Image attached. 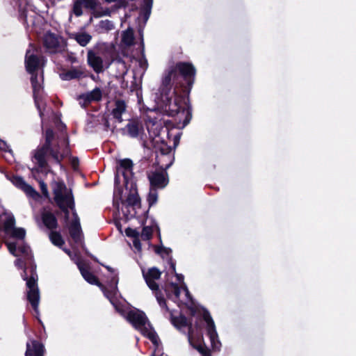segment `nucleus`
Here are the masks:
<instances>
[{
	"label": "nucleus",
	"mask_w": 356,
	"mask_h": 356,
	"mask_svg": "<svg viewBox=\"0 0 356 356\" xmlns=\"http://www.w3.org/2000/svg\"><path fill=\"white\" fill-rule=\"evenodd\" d=\"M197 70L187 61H178L168 67L162 79L161 95L167 115L176 117L178 128H184L191 120L190 93L195 83Z\"/></svg>",
	"instance_id": "nucleus-1"
},
{
	"label": "nucleus",
	"mask_w": 356,
	"mask_h": 356,
	"mask_svg": "<svg viewBox=\"0 0 356 356\" xmlns=\"http://www.w3.org/2000/svg\"><path fill=\"white\" fill-rule=\"evenodd\" d=\"M55 138V133L51 128L46 129L44 131V143L42 145H39L36 149L33 151V159L35 161L38 168L35 170L38 172L40 170L46 169L49 167L47 161V156L49 155L51 157L56 163L62 165V161L67 157L71 156V149L70 147V142L67 136H65L63 140L61 145L58 143H53Z\"/></svg>",
	"instance_id": "nucleus-2"
},
{
	"label": "nucleus",
	"mask_w": 356,
	"mask_h": 356,
	"mask_svg": "<svg viewBox=\"0 0 356 356\" xmlns=\"http://www.w3.org/2000/svg\"><path fill=\"white\" fill-rule=\"evenodd\" d=\"M22 277L26 282V285L27 288H29V291H27V300L34 311V316L38 319L40 323H42L39 317L40 292L38 286L36 265L31 264L29 268H25L22 273Z\"/></svg>",
	"instance_id": "nucleus-3"
},
{
	"label": "nucleus",
	"mask_w": 356,
	"mask_h": 356,
	"mask_svg": "<svg viewBox=\"0 0 356 356\" xmlns=\"http://www.w3.org/2000/svg\"><path fill=\"white\" fill-rule=\"evenodd\" d=\"M100 6L101 3L99 0H75L72 4V13L76 17H80L83 14V8H85L92 11L95 17L110 15L111 13L108 9L103 12L97 11L96 10Z\"/></svg>",
	"instance_id": "nucleus-4"
},
{
	"label": "nucleus",
	"mask_w": 356,
	"mask_h": 356,
	"mask_svg": "<svg viewBox=\"0 0 356 356\" xmlns=\"http://www.w3.org/2000/svg\"><path fill=\"white\" fill-rule=\"evenodd\" d=\"M156 152H159L160 156L156 155V163L157 165H161V168L162 170L168 169L175 160L174 156L172 154V148L168 145L163 140L161 143H157L154 145Z\"/></svg>",
	"instance_id": "nucleus-5"
},
{
	"label": "nucleus",
	"mask_w": 356,
	"mask_h": 356,
	"mask_svg": "<svg viewBox=\"0 0 356 356\" xmlns=\"http://www.w3.org/2000/svg\"><path fill=\"white\" fill-rule=\"evenodd\" d=\"M51 188L55 204L64 200L72 202V197H74L72 191L67 188L63 180L53 181Z\"/></svg>",
	"instance_id": "nucleus-6"
},
{
	"label": "nucleus",
	"mask_w": 356,
	"mask_h": 356,
	"mask_svg": "<svg viewBox=\"0 0 356 356\" xmlns=\"http://www.w3.org/2000/svg\"><path fill=\"white\" fill-rule=\"evenodd\" d=\"M120 131L122 136L131 138H136L143 136L145 133L143 122L138 118H131L124 127L121 128Z\"/></svg>",
	"instance_id": "nucleus-7"
},
{
	"label": "nucleus",
	"mask_w": 356,
	"mask_h": 356,
	"mask_svg": "<svg viewBox=\"0 0 356 356\" xmlns=\"http://www.w3.org/2000/svg\"><path fill=\"white\" fill-rule=\"evenodd\" d=\"M133 161L130 159L119 160L115 174V182H119L120 175L124 177L125 186L127 187L129 179L133 176Z\"/></svg>",
	"instance_id": "nucleus-8"
},
{
	"label": "nucleus",
	"mask_w": 356,
	"mask_h": 356,
	"mask_svg": "<svg viewBox=\"0 0 356 356\" xmlns=\"http://www.w3.org/2000/svg\"><path fill=\"white\" fill-rule=\"evenodd\" d=\"M10 181L15 186L24 191L28 197L35 200H38L41 197L40 194L33 186L28 184L22 177L14 175L10 178Z\"/></svg>",
	"instance_id": "nucleus-9"
},
{
	"label": "nucleus",
	"mask_w": 356,
	"mask_h": 356,
	"mask_svg": "<svg viewBox=\"0 0 356 356\" xmlns=\"http://www.w3.org/2000/svg\"><path fill=\"white\" fill-rule=\"evenodd\" d=\"M25 68L28 73L38 72L44 65V57L35 54L31 49H27L24 59Z\"/></svg>",
	"instance_id": "nucleus-10"
},
{
	"label": "nucleus",
	"mask_w": 356,
	"mask_h": 356,
	"mask_svg": "<svg viewBox=\"0 0 356 356\" xmlns=\"http://www.w3.org/2000/svg\"><path fill=\"white\" fill-rule=\"evenodd\" d=\"M127 321L137 330L141 332L146 327L148 321L147 317L145 312L139 309L130 310L127 315Z\"/></svg>",
	"instance_id": "nucleus-11"
},
{
	"label": "nucleus",
	"mask_w": 356,
	"mask_h": 356,
	"mask_svg": "<svg viewBox=\"0 0 356 356\" xmlns=\"http://www.w3.org/2000/svg\"><path fill=\"white\" fill-rule=\"evenodd\" d=\"M166 170L162 171H154L148 175L150 187L153 189H163L169 182Z\"/></svg>",
	"instance_id": "nucleus-12"
},
{
	"label": "nucleus",
	"mask_w": 356,
	"mask_h": 356,
	"mask_svg": "<svg viewBox=\"0 0 356 356\" xmlns=\"http://www.w3.org/2000/svg\"><path fill=\"white\" fill-rule=\"evenodd\" d=\"M102 98V90L96 87L92 91L82 93L78 96L77 99L82 108H87L93 102H99Z\"/></svg>",
	"instance_id": "nucleus-13"
},
{
	"label": "nucleus",
	"mask_w": 356,
	"mask_h": 356,
	"mask_svg": "<svg viewBox=\"0 0 356 356\" xmlns=\"http://www.w3.org/2000/svg\"><path fill=\"white\" fill-rule=\"evenodd\" d=\"M43 46L50 53L60 51L63 47L60 44L57 35L51 32H47L43 38Z\"/></svg>",
	"instance_id": "nucleus-14"
},
{
	"label": "nucleus",
	"mask_w": 356,
	"mask_h": 356,
	"mask_svg": "<svg viewBox=\"0 0 356 356\" xmlns=\"http://www.w3.org/2000/svg\"><path fill=\"white\" fill-rule=\"evenodd\" d=\"M26 348L25 356H44L46 352L44 344L33 339L26 342Z\"/></svg>",
	"instance_id": "nucleus-15"
},
{
	"label": "nucleus",
	"mask_w": 356,
	"mask_h": 356,
	"mask_svg": "<svg viewBox=\"0 0 356 356\" xmlns=\"http://www.w3.org/2000/svg\"><path fill=\"white\" fill-rule=\"evenodd\" d=\"M143 275L147 285L151 290H158L159 286L155 280H159L161 275V272L158 268H149L147 273L143 271Z\"/></svg>",
	"instance_id": "nucleus-16"
},
{
	"label": "nucleus",
	"mask_w": 356,
	"mask_h": 356,
	"mask_svg": "<svg viewBox=\"0 0 356 356\" xmlns=\"http://www.w3.org/2000/svg\"><path fill=\"white\" fill-rule=\"evenodd\" d=\"M77 266L82 277L86 282L97 286H103V284L99 282L98 277L90 271V268L88 264L79 261L77 263Z\"/></svg>",
	"instance_id": "nucleus-17"
},
{
	"label": "nucleus",
	"mask_w": 356,
	"mask_h": 356,
	"mask_svg": "<svg viewBox=\"0 0 356 356\" xmlns=\"http://www.w3.org/2000/svg\"><path fill=\"white\" fill-rule=\"evenodd\" d=\"M86 76L87 74L86 68L81 65L79 67H72L70 70L63 72L60 74V77L63 81L80 79Z\"/></svg>",
	"instance_id": "nucleus-18"
},
{
	"label": "nucleus",
	"mask_w": 356,
	"mask_h": 356,
	"mask_svg": "<svg viewBox=\"0 0 356 356\" xmlns=\"http://www.w3.org/2000/svg\"><path fill=\"white\" fill-rule=\"evenodd\" d=\"M127 108V103L124 100L117 99L114 102V108L111 111V115L116 122L121 123L122 120V115L126 112Z\"/></svg>",
	"instance_id": "nucleus-19"
},
{
	"label": "nucleus",
	"mask_w": 356,
	"mask_h": 356,
	"mask_svg": "<svg viewBox=\"0 0 356 356\" xmlns=\"http://www.w3.org/2000/svg\"><path fill=\"white\" fill-rule=\"evenodd\" d=\"M88 63L97 74L104 70L102 58L92 51L88 53Z\"/></svg>",
	"instance_id": "nucleus-20"
},
{
	"label": "nucleus",
	"mask_w": 356,
	"mask_h": 356,
	"mask_svg": "<svg viewBox=\"0 0 356 356\" xmlns=\"http://www.w3.org/2000/svg\"><path fill=\"white\" fill-rule=\"evenodd\" d=\"M125 202L128 207H140V197L138 195L136 185L135 184H131L130 191Z\"/></svg>",
	"instance_id": "nucleus-21"
},
{
	"label": "nucleus",
	"mask_w": 356,
	"mask_h": 356,
	"mask_svg": "<svg viewBox=\"0 0 356 356\" xmlns=\"http://www.w3.org/2000/svg\"><path fill=\"white\" fill-rule=\"evenodd\" d=\"M41 218L42 223L47 229L53 230L57 228L58 220L55 215L51 211L42 212Z\"/></svg>",
	"instance_id": "nucleus-22"
},
{
	"label": "nucleus",
	"mask_w": 356,
	"mask_h": 356,
	"mask_svg": "<svg viewBox=\"0 0 356 356\" xmlns=\"http://www.w3.org/2000/svg\"><path fill=\"white\" fill-rule=\"evenodd\" d=\"M171 322L172 325L178 329L188 327V334L193 333L192 323H188V319L184 315L180 314L179 316H172Z\"/></svg>",
	"instance_id": "nucleus-23"
},
{
	"label": "nucleus",
	"mask_w": 356,
	"mask_h": 356,
	"mask_svg": "<svg viewBox=\"0 0 356 356\" xmlns=\"http://www.w3.org/2000/svg\"><path fill=\"white\" fill-rule=\"evenodd\" d=\"M68 229L69 234L72 239L74 243H79L81 241V236L83 235L81 223L71 222Z\"/></svg>",
	"instance_id": "nucleus-24"
},
{
	"label": "nucleus",
	"mask_w": 356,
	"mask_h": 356,
	"mask_svg": "<svg viewBox=\"0 0 356 356\" xmlns=\"http://www.w3.org/2000/svg\"><path fill=\"white\" fill-rule=\"evenodd\" d=\"M31 74V83L33 88V97L36 102L37 97L38 93L42 89V86L38 80V72H34V73H29Z\"/></svg>",
	"instance_id": "nucleus-25"
},
{
	"label": "nucleus",
	"mask_w": 356,
	"mask_h": 356,
	"mask_svg": "<svg viewBox=\"0 0 356 356\" xmlns=\"http://www.w3.org/2000/svg\"><path fill=\"white\" fill-rule=\"evenodd\" d=\"M134 32L133 29L128 28L123 31L122 34V42L127 47H131L134 44Z\"/></svg>",
	"instance_id": "nucleus-26"
},
{
	"label": "nucleus",
	"mask_w": 356,
	"mask_h": 356,
	"mask_svg": "<svg viewBox=\"0 0 356 356\" xmlns=\"http://www.w3.org/2000/svg\"><path fill=\"white\" fill-rule=\"evenodd\" d=\"M67 202L64 200L58 203L56 205L60 209V210L64 213V216H70V210H74L75 200L74 197H72V202Z\"/></svg>",
	"instance_id": "nucleus-27"
},
{
	"label": "nucleus",
	"mask_w": 356,
	"mask_h": 356,
	"mask_svg": "<svg viewBox=\"0 0 356 356\" xmlns=\"http://www.w3.org/2000/svg\"><path fill=\"white\" fill-rule=\"evenodd\" d=\"M15 227V218L13 214H8L6 220L3 223V226L1 227V230L6 234H9V232L12 231V229Z\"/></svg>",
	"instance_id": "nucleus-28"
},
{
	"label": "nucleus",
	"mask_w": 356,
	"mask_h": 356,
	"mask_svg": "<svg viewBox=\"0 0 356 356\" xmlns=\"http://www.w3.org/2000/svg\"><path fill=\"white\" fill-rule=\"evenodd\" d=\"M207 335L209 337L212 350L213 351H219L220 350L221 343L218 339L216 330L207 332Z\"/></svg>",
	"instance_id": "nucleus-29"
},
{
	"label": "nucleus",
	"mask_w": 356,
	"mask_h": 356,
	"mask_svg": "<svg viewBox=\"0 0 356 356\" xmlns=\"http://www.w3.org/2000/svg\"><path fill=\"white\" fill-rule=\"evenodd\" d=\"M152 5L153 0H143L140 15L145 21H147L150 16Z\"/></svg>",
	"instance_id": "nucleus-30"
},
{
	"label": "nucleus",
	"mask_w": 356,
	"mask_h": 356,
	"mask_svg": "<svg viewBox=\"0 0 356 356\" xmlns=\"http://www.w3.org/2000/svg\"><path fill=\"white\" fill-rule=\"evenodd\" d=\"M74 40L81 47H86L91 40L92 36L86 33H77L74 35Z\"/></svg>",
	"instance_id": "nucleus-31"
},
{
	"label": "nucleus",
	"mask_w": 356,
	"mask_h": 356,
	"mask_svg": "<svg viewBox=\"0 0 356 356\" xmlns=\"http://www.w3.org/2000/svg\"><path fill=\"white\" fill-rule=\"evenodd\" d=\"M49 239L54 245L59 248L62 247L65 244V241L60 233L56 231H51L50 232Z\"/></svg>",
	"instance_id": "nucleus-32"
},
{
	"label": "nucleus",
	"mask_w": 356,
	"mask_h": 356,
	"mask_svg": "<svg viewBox=\"0 0 356 356\" xmlns=\"http://www.w3.org/2000/svg\"><path fill=\"white\" fill-rule=\"evenodd\" d=\"M104 292V296L110 300L111 303L117 309V305L115 303L114 298L116 295V291L118 289H113L112 288L106 289L104 285L99 286Z\"/></svg>",
	"instance_id": "nucleus-33"
},
{
	"label": "nucleus",
	"mask_w": 356,
	"mask_h": 356,
	"mask_svg": "<svg viewBox=\"0 0 356 356\" xmlns=\"http://www.w3.org/2000/svg\"><path fill=\"white\" fill-rule=\"evenodd\" d=\"M156 296V300L159 305V306L161 308L165 309L167 312L169 311V308L168 307L166 300L161 292V291L159 289V287H158V290H152Z\"/></svg>",
	"instance_id": "nucleus-34"
},
{
	"label": "nucleus",
	"mask_w": 356,
	"mask_h": 356,
	"mask_svg": "<svg viewBox=\"0 0 356 356\" xmlns=\"http://www.w3.org/2000/svg\"><path fill=\"white\" fill-rule=\"evenodd\" d=\"M11 238L23 240L26 236V230L22 227H14L8 234Z\"/></svg>",
	"instance_id": "nucleus-35"
},
{
	"label": "nucleus",
	"mask_w": 356,
	"mask_h": 356,
	"mask_svg": "<svg viewBox=\"0 0 356 356\" xmlns=\"http://www.w3.org/2000/svg\"><path fill=\"white\" fill-rule=\"evenodd\" d=\"M17 250L24 256L25 259L30 261V265L34 264L33 261V256L31 254V250L29 245L23 244L17 248Z\"/></svg>",
	"instance_id": "nucleus-36"
},
{
	"label": "nucleus",
	"mask_w": 356,
	"mask_h": 356,
	"mask_svg": "<svg viewBox=\"0 0 356 356\" xmlns=\"http://www.w3.org/2000/svg\"><path fill=\"white\" fill-rule=\"evenodd\" d=\"M144 336H146L154 345H157L159 337L154 331L149 330L148 327H145L141 332Z\"/></svg>",
	"instance_id": "nucleus-37"
},
{
	"label": "nucleus",
	"mask_w": 356,
	"mask_h": 356,
	"mask_svg": "<svg viewBox=\"0 0 356 356\" xmlns=\"http://www.w3.org/2000/svg\"><path fill=\"white\" fill-rule=\"evenodd\" d=\"M203 319L207 324V332L216 330L214 321L207 310H205L203 313Z\"/></svg>",
	"instance_id": "nucleus-38"
},
{
	"label": "nucleus",
	"mask_w": 356,
	"mask_h": 356,
	"mask_svg": "<svg viewBox=\"0 0 356 356\" xmlns=\"http://www.w3.org/2000/svg\"><path fill=\"white\" fill-rule=\"evenodd\" d=\"M99 29L101 31L108 32L114 29V24L109 19L101 20L98 24Z\"/></svg>",
	"instance_id": "nucleus-39"
},
{
	"label": "nucleus",
	"mask_w": 356,
	"mask_h": 356,
	"mask_svg": "<svg viewBox=\"0 0 356 356\" xmlns=\"http://www.w3.org/2000/svg\"><path fill=\"white\" fill-rule=\"evenodd\" d=\"M153 235V227L152 226H144L142 229L141 234L140 235L142 240L149 241L152 238Z\"/></svg>",
	"instance_id": "nucleus-40"
},
{
	"label": "nucleus",
	"mask_w": 356,
	"mask_h": 356,
	"mask_svg": "<svg viewBox=\"0 0 356 356\" xmlns=\"http://www.w3.org/2000/svg\"><path fill=\"white\" fill-rule=\"evenodd\" d=\"M157 189H153L150 187L149 192L147 195V202L149 204V207H152L154 204L156 203L158 200V193L156 191Z\"/></svg>",
	"instance_id": "nucleus-41"
},
{
	"label": "nucleus",
	"mask_w": 356,
	"mask_h": 356,
	"mask_svg": "<svg viewBox=\"0 0 356 356\" xmlns=\"http://www.w3.org/2000/svg\"><path fill=\"white\" fill-rule=\"evenodd\" d=\"M27 15L28 10L26 8H20L19 10V20L24 24V26L26 29L29 28Z\"/></svg>",
	"instance_id": "nucleus-42"
},
{
	"label": "nucleus",
	"mask_w": 356,
	"mask_h": 356,
	"mask_svg": "<svg viewBox=\"0 0 356 356\" xmlns=\"http://www.w3.org/2000/svg\"><path fill=\"white\" fill-rule=\"evenodd\" d=\"M6 245L8 248L9 252L15 256L18 257L19 254L17 253V243L15 242H6Z\"/></svg>",
	"instance_id": "nucleus-43"
},
{
	"label": "nucleus",
	"mask_w": 356,
	"mask_h": 356,
	"mask_svg": "<svg viewBox=\"0 0 356 356\" xmlns=\"http://www.w3.org/2000/svg\"><path fill=\"white\" fill-rule=\"evenodd\" d=\"M15 266L19 268H23L24 270L25 268H29L30 267V261L26 259V261L23 260L22 259H17L15 261Z\"/></svg>",
	"instance_id": "nucleus-44"
},
{
	"label": "nucleus",
	"mask_w": 356,
	"mask_h": 356,
	"mask_svg": "<svg viewBox=\"0 0 356 356\" xmlns=\"http://www.w3.org/2000/svg\"><path fill=\"white\" fill-rule=\"evenodd\" d=\"M38 184H39V186H40V188L42 195L45 197L48 198L49 197V193L48 191L47 184L42 179H39V180H38Z\"/></svg>",
	"instance_id": "nucleus-45"
},
{
	"label": "nucleus",
	"mask_w": 356,
	"mask_h": 356,
	"mask_svg": "<svg viewBox=\"0 0 356 356\" xmlns=\"http://www.w3.org/2000/svg\"><path fill=\"white\" fill-rule=\"evenodd\" d=\"M125 234L128 237H131L134 239L140 237L139 232L136 229L131 227H128L125 229Z\"/></svg>",
	"instance_id": "nucleus-46"
},
{
	"label": "nucleus",
	"mask_w": 356,
	"mask_h": 356,
	"mask_svg": "<svg viewBox=\"0 0 356 356\" xmlns=\"http://www.w3.org/2000/svg\"><path fill=\"white\" fill-rule=\"evenodd\" d=\"M191 334H188V340H189V343L192 346V347L197 350L199 353H202V350L204 349V348L206 346L204 344H202V343H193L191 340Z\"/></svg>",
	"instance_id": "nucleus-47"
},
{
	"label": "nucleus",
	"mask_w": 356,
	"mask_h": 356,
	"mask_svg": "<svg viewBox=\"0 0 356 356\" xmlns=\"http://www.w3.org/2000/svg\"><path fill=\"white\" fill-rule=\"evenodd\" d=\"M170 286L172 288V293L176 298H179L181 294V289L177 283L171 282Z\"/></svg>",
	"instance_id": "nucleus-48"
},
{
	"label": "nucleus",
	"mask_w": 356,
	"mask_h": 356,
	"mask_svg": "<svg viewBox=\"0 0 356 356\" xmlns=\"http://www.w3.org/2000/svg\"><path fill=\"white\" fill-rule=\"evenodd\" d=\"M66 60L70 62L71 64L77 63L79 62L77 57L72 52H67Z\"/></svg>",
	"instance_id": "nucleus-49"
},
{
	"label": "nucleus",
	"mask_w": 356,
	"mask_h": 356,
	"mask_svg": "<svg viewBox=\"0 0 356 356\" xmlns=\"http://www.w3.org/2000/svg\"><path fill=\"white\" fill-rule=\"evenodd\" d=\"M118 277L117 275L113 276L109 282V288H112L113 289H118Z\"/></svg>",
	"instance_id": "nucleus-50"
},
{
	"label": "nucleus",
	"mask_w": 356,
	"mask_h": 356,
	"mask_svg": "<svg viewBox=\"0 0 356 356\" xmlns=\"http://www.w3.org/2000/svg\"><path fill=\"white\" fill-rule=\"evenodd\" d=\"M133 244H134V248H135L138 251H141V250H142V245H141V243H140V237H138V238H134V239L133 240Z\"/></svg>",
	"instance_id": "nucleus-51"
},
{
	"label": "nucleus",
	"mask_w": 356,
	"mask_h": 356,
	"mask_svg": "<svg viewBox=\"0 0 356 356\" xmlns=\"http://www.w3.org/2000/svg\"><path fill=\"white\" fill-rule=\"evenodd\" d=\"M168 264L170 265V269L172 270V273H175L176 272V262L172 257L168 259Z\"/></svg>",
	"instance_id": "nucleus-52"
},
{
	"label": "nucleus",
	"mask_w": 356,
	"mask_h": 356,
	"mask_svg": "<svg viewBox=\"0 0 356 356\" xmlns=\"http://www.w3.org/2000/svg\"><path fill=\"white\" fill-rule=\"evenodd\" d=\"M154 250L156 254L161 255L162 258H163L162 253H163V244H161V245H154Z\"/></svg>",
	"instance_id": "nucleus-53"
},
{
	"label": "nucleus",
	"mask_w": 356,
	"mask_h": 356,
	"mask_svg": "<svg viewBox=\"0 0 356 356\" xmlns=\"http://www.w3.org/2000/svg\"><path fill=\"white\" fill-rule=\"evenodd\" d=\"M102 123L104 126L105 130L108 131L110 129V122L107 117L104 116L102 118Z\"/></svg>",
	"instance_id": "nucleus-54"
},
{
	"label": "nucleus",
	"mask_w": 356,
	"mask_h": 356,
	"mask_svg": "<svg viewBox=\"0 0 356 356\" xmlns=\"http://www.w3.org/2000/svg\"><path fill=\"white\" fill-rule=\"evenodd\" d=\"M71 211L73 216V219L71 222H76V223H80V219L76 213V208L74 207V210H72Z\"/></svg>",
	"instance_id": "nucleus-55"
},
{
	"label": "nucleus",
	"mask_w": 356,
	"mask_h": 356,
	"mask_svg": "<svg viewBox=\"0 0 356 356\" xmlns=\"http://www.w3.org/2000/svg\"><path fill=\"white\" fill-rule=\"evenodd\" d=\"M181 134H176L173 138V145L174 147H177L179 144Z\"/></svg>",
	"instance_id": "nucleus-56"
},
{
	"label": "nucleus",
	"mask_w": 356,
	"mask_h": 356,
	"mask_svg": "<svg viewBox=\"0 0 356 356\" xmlns=\"http://www.w3.org/2000/svg\"><path fill=\"white\" fill-rule=\"evenodd\" d=\"M8 146L7 143L3 140H0V149L2 151H4V152H7V151L10 152V150H8Z\"/></svg>",
	"instance_id": "nucleus-57"
},
{
	"label": "nucleus",
	"mask_w": 356,
	"mask_h": 356,
	"mask_svg": "<svg viewBox=\"0 0 356 356\" xmlns=\"http://www.w3.org/2000/svg\"><path fill=\"white\" fill-rule=\"evenodd\" d=\"M202 356H211L210 350L205 346L204 349L202 350V353H200Z\"/></svg>",
	"instance_id": "nucleus-58"
},
{
	"label": "nucleus",
	"mask_w": 356,
	"mask_h": 356,
	"mask_svg": "<svg viewBox=\"0 0 356 356\" xmlns=\"http://www.w3.org/2000/svg\"><path fill=\"white\" fill-rule=\"evenodd\" d=\"M173 274L175 275V276L176 277V278L179 282H184V277L182 274L177 273V272H175V273H173Z\"/></svg>",
	"instance_id": "nucleus-59"
},
{
	"label": "nucleus",
	"mask_w": 356,
	"mask_h": 356,
	"mask_svg": "<svg viewBox=\"0 0 356 356\" xmlns=\"http://www.w3.org/2000/svg\"><path fill=\"white\" fill-rule=\"evenodd\" d=\"M71 162H72V165L74 168L78 166L79 163L78 157H72Z\"/></svg>",
	"instance_id": "nucleus-60"
},
{
	"label": "nucleus",
	"mask_w": 356,
	"mask_h": 356,
	"mask_svg": "<svg viewBox=\"0 0 356 356\" xmlns=\"http://www.w3.org/2000/svg\"><path fill=\"white\" fill-rule=\"evenodd\" d=\"M155 227L156 229L157 236H158V238H159V241L160 244H162V239H161V236L160 228L158 226V225H155Z\"/></svg>",
	"instance_id": "nucleus-61"
},
{
	"label": "nucleus",
	"mask_w": 356,
	"mask_h": 356,
	"mask_svg": "<svg viewBox=\"0 0 356 356\" xmlns=\"http://www.w3.org/2000/svg\"><path fill=\"white\" fill-rule=\"evenodd\" d=\"M171 252L172 250L170 248H166L163 246V253L165 254L166 255H170Z\"/></svg>",
	"instance_id": "nucleus-62"
},
{
	"label": "nucleus",
	"mask_w": 356,
	"mask_h": 356,
	"mask_svg": "<svg viewBox=\"0 0 356 356\" xmlns=\"http://www.w3.org/2000/svg\"><path fill=\"white\" fill-rule=\"evenodd\" d=\"M101 265H102L104 267H105L109 272H111V273H113L114 272V270L109 266H105L102 264H101Z\"/></svg>",
	"instance_id": "nucleus-63"
},
{
	"label": "nucleus",
	"mask_w": 356,
	"mask_h": 356,
	"mask_svg": "<svg viewBox=\"0 0 356 356\" xmlns=\"http://www.w3.org/2000/svg\"><path fill=\"white\" fill-rule=\"evenodd\" d=\"M90 257L95 262L99 263L97 258L93 255H90Z\"/></svg>",
	"instance_id": "nucleus-64"
}]
</instances>
